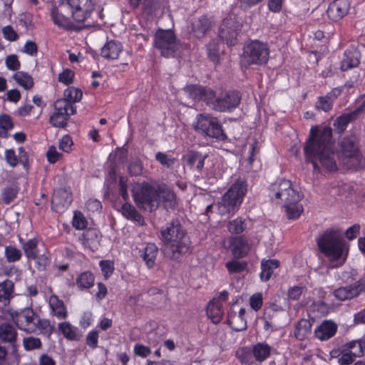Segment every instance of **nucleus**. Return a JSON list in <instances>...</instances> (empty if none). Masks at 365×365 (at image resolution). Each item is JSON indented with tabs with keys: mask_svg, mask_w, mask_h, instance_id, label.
Wrapping results in <instances>:
<instances>
[{
	"mask_svg": "<svg viewBox=\"0 0 365 365\" xmlns=\"http://www.w3.org/2000/svg\"><path fill=\"white\" fill-rule=\"evenodd\" d=\"M72 17L78 23H83L88 18L94 5L91 0H70Z\"/></svg>",
	"mask_w": 365,
	"mask_h": 365,
	"instance_id": "nucleus-14",
	"label": "nucleus"
},
{
	"mask_svg": "<svg viewBox=\"0 0 365 365\" xmlns=\"http://www.w3.org/2000/svg\"><path fill=\"white\" fill-rule=\"evenodd\" d=\"M0 344H7L11 354L18 351V332L16 328L10 323L5 322L0 324Z\"/></svg>",
	"mask_w": 365,
	"mask_h": 365,
	"instance_id": "nucleus-15",
	"label": "nucleus"
},
{
	"mask_svg": "<svg viewBox=\"0 0 365 365\" xmlns=\"http://www.w3.org/2000/svg\"><path fill=\"white\" fill-rule=\"evenodd\" d=\"M310 163L314 173H322L323 171L335 172L339 171V163L336 161H307Z\"/></svg>",
	"mask_w": 365,
	"mask_h": 365,
	"instance_id": "nucleus-35",
	"label": "nucleus"
},
{
	"mask_svg": "<svg viewBox=\"0 0 365 365\" xmlns=\"http://www.w3.org/2000/svg\"><path fill=\"white\" fill-rule=\"evenodd\" d=\"M318 247L322 252L327 255L331 261H336L342 258L344 262L346 257L343 255L346 250V244L339 230H326L317 240Z\"/></svg>",
	"mask_w": 365,
	"mask_h": 365,
	"instance_id": "nucleus-4",
	"label": "nucleus"
},
{
	"mask_svg": "<svg viewBox=\"0 0 365 365\" xmlns=\"http://www.w3.org/2000/svg\"><path fill=\"white\" fill-rule=\"evenodd\" d=\"M154 45L167 58L175 56L180 48L173 31L170 29H159L155 35Z\"/></svg>",
	"mask_w": 365,
	"mask_h": 365,
	"instance_id": "nucleus-9",
	"label": "nucleus"
},
{
	"mask_svg": "<svg viewBox=\"0 0 365 365\" xmlns=\"http://www.w3.org/2000/svg\"><path fill=\"white\" fill-rule=\"evenodd\" d=\"M23 346L25 350L31 351L40 349L42 346V342L39 338L28 336L24 338Z\"/></svg>",
	"mask_w": 365,
	"mask_h": 365,
	"instance_id": "nucleus-51",
	"label": "nucleus"
},
{
	"mask_svg": "<svg viewBox=\"0 0 365 365\" xmlns=\"http://www.w3.org/2000/svg\"><path fill=\"white\" fill-rule=\"evenodd\" d=\"M339 147L341 155L347 158H357L359 149L357 138L354 135L344 137L339 142Z\"/></svg>",
	"mask_w": 365,
	"mask_h": 365,
	"instance_id": "nucleus-19",
	"label": "nucleus"
},
{
	"mask_svg": "<svg viewBox=\"0 0 365 365\" xmlns=\"http://www.w3.org/2000/svg\"><path fill=\"white\" fill-rule=\"evenodd\" d=\"M23 51L29 56H36L38 52L37 44L33 41H27L24 44Z\"/></svg>",
	"mask_w": 365,
	"mask_h": 365,
	"instance_id": "nucleus-62",
	"label": "nucleus"
},
{
	"mask_svg": "<svg viewBox=\"0 0 365 365\" xmlns=\"http://www.w3.org/2000/svg\"><path fill=\"white\" fill-rule=\"evenodd\" d=\"M312 324L305 319H302L295 326L294 332V336L299 340H303L311 334Z\"/></svg>",
	"mask_w": 365,
	"mask_h": 365,
	"instance_id": "nucleus-37",
	"label": "nucleus"
},
{
	"mask_svg": "<svg viewBox=\"0 0 365 365\" xmlns=\"http://www.w3.org/2000/svg\"><path fill=\"white\" fill-rule=\"evenodd\" d=\"M49 306L53 315L59 319L66 318L67 312L62 300H60L56 295H52L49 298Z\"/></svg>",
	"mask_w": 365,
	"mask_h": 365,
	"instance_id": "nucleus-32",
	"label": "nucleus"
},
{
	"mask_svg": "<svg viewBox=\"0 0 365 365\" xmlns=\"http://www.w3.org/2000/svg\"><path fill=\"white\" fill-rule=\"evenodd\" d=\"M2 33L4 38L9 41H16L19 38V35L11 26H6L2 29Z\"/></svg>",
	"mask_w": 365,
	"mask_h": 365,
	"instance_id": "nucleus-56",
	"label": "nucleus"
},
{
	"mask_svg": "<svg viewBox=\"0 0 365 365\" xmlns=\"http://www.w3.org/2000/svg\"><path fill=\"white\" fill-rule=\"evenodd\" d=\"M36 331L39 330L42 334L50 336L53 331V327L51 325L50 322L47 319H42L39 317V322L36 323Z\"/></svg>",
	"mask_w": 365,
	"mask_h": 365,
	"instance_id": "nucleus-55",
	"label": "nucleus"
},
{
	"mask_svg": "<svg viewBox=\"0 0 365 365\" xmlns=\"http://www.w3.org/2000/svg\"><path fill=\"white\" fill-rule=\"evenodd\" d=\"M339 172H355L365 169V161H338Z\"/></svg>",
	"mask_w": 365,
	"mask_h": 365,
	"instance_id": "nucleus-41",
	"label": "nucleus"
},
{
	"mask_svg": "<svg viewBox=\"0 0 365 365\" xmlns=\"http://www.w3.org/2000/svg\"><path fill=\"white\" fill-rule=\"evenodd\" d=\"M4 255L8 262H15L21 259V251L16 247L9 245L5 247Z\"/></svg>",
	"mask_w": 365,
	"mask_h": 365,
	"instance_id": "nucleus-48",
	"label": "nucleus"
},
{
	"mask_svg": "<svg viewBox=\"0 0 365 365\" xmlns=\"http://www.w3.org/2000/svg\"><path fill=\"white\" fill-rule=\"evenodd\" d=\"M337 331V325L331 321H324L314 331L317 338L322 341L331 338Z\"/></svg>",
	"mask_w": 365,
	"mask_h": 365,
	"instance_id": "nucleus-25",
	"label": "nucleus"
},
{
	"mask_svg": "<svg viewBox=\"0 0 365 365\" xmlns=\"http://www.w3.org/2000/svg\"><path fill=\"white\" fill-rule=\"evenodd\" d=\"M128 150L124 147L117 148L114 153L109 155V160H124L127 158Z\"/></svg>",
	"mask_w": 365,
	"mask_h": 365,
	"instance_id": "nucleus-61",
	"label": "nucleus"
},
{
	"mask_svg": "<svg viewBox=\"0 0 365 365\" xmlns=\"http://www.w3.org/2000/svg\"><path fill=\"white\" fill-rule=\"evenodd\" d=\"M14 283L10 279L0 282V302L9 303L14 294Z\"/></svg>",
	"mask_w": 365,
	"mask_h": 365,
	"instance_id": "nucleus-33",
	"label": "nucleus"
},
{
	"mask_svg": "<svg viewBox=\"0 0 365 365\" xmlns=\"http://www.w3.org/2000/svg\"><path fill=\"white\" fill-rule=\"evenodd\" d=\"M95 277L90 272L81 273L76 279V284L78 288L88 289L93 286Z\"/></svg>",
	"mask_w": 365,
	"mask_h": 365,
	"instance_id": "nucleus-44",
	"label": "nucleus"
},
{
	"mask_svg": "<svg viewBox=\"0 0 365 365\" xmlns=\"http://www.w3.org/2000/svg\"><path fill=\"white\" fill-rule=\"evenodd\" d=\"M250 304L251 307L255 310L258 311L261 309L262 306V296L260 293H256L253 294L250 299Z\"/></svg>",
	"mask_w": 365,
	"mask_h": 365,
	"instance_id": "nucleus-60",
	"label": "nucleus"
},
{
	"mask_svg": "<svg viewBox=\"0 0 365 365\" xmlns=\"http://www.w3.org/2000/svg\"><path fill=\"white\" fill-rule=\"evenodd\" d=\"M349 8V0H334L327 10V16L331 21H337L348 14Z\"/></svg>",
	"mask_w": 365,
	"mask_h": 365,
	"instance_id": "nucleus-20",
	"label": "nucleus"
},
{
	"mask_svg": "<svg viewBox=\"0 0 365 365\" xmlns=\"http://www.w3.org/2000/svg\"><path fill=\"white\" fill-rule=\"evenodd\" d=\"M287 216L289 220L298 218L303 212V207L299 202H294L290 205H284Z\"/></svg>",
	"mask_w": 365,
	"mask_h": 365,
	"instance_id": "nucleus-45",
	"label": "nucleus"
},
{
	"mask_svg": "<svg viewBox=\"0 0 365 365\" xmlns=\"http://www.w3.org/2000/svg\"><path fill=\"white\" fill-rule=\"evenodd\" d=\"M247 262L243 261L232 260L226 263V267L230 273H237L244 271L247 268Z\"/></svg>",
	"mask_w": 365,
	"mask_h": 365,
	"instance_id": "nucleus-53",
	"label": "nucleus"
},
{
	"mask_svg": "<svg viewBox=\"0 0 365 365\" xmlns=\"http://www.w3.org/2000/svg\"><path fill=\"white\" fill-rule=\"evenodd\" d=\"M365 290V276L349 286L339 287L334 291V297L340 300L351 299Z\"/></svg>",
	"mask_w": 365,
	"mask_h": 365,
	"instance_id": "nucleus-16",
	"label": "nucleus"
},
{
	"mask_svg": "<svg viewBox=\"0 0 365 365\" xmlns=\"http://www.w3.org/2000/svg\"><path fill=\"white\" fill-rule=\"evenodd\" d=\"M128 170L130 174L138 175L141 174L143 167L140 163V161H129Z\"/></svg>",
	"mask_w": 365,
	"mask_h": 365,
	"instance_id": "nucleus-63",
	"label": "nucleus"
},
{
	"mask_svg": "<svg viewBox=\"0 0 365 365\" xmlns=\"http://www.w3.org/2000/svg\"><path fill=\"white\" fill-rule=\"evenodd\" d=\"M158 252V247L154 244L148 243L146 245L142 256L148 268L153 267Z\"/></svg>",
	"mask_w": 365,
	"mask_h": 365,
	"instance_id": "nucleus-38",
	"label": "nucleus"
},
{
	"mask_svg": "<svg viewBox=\"0 0 365 365\" xmlns=\"http://www.w3.org/2000/svg\"><path fill=\"white\" fill-rule=\"evenodd\" d=\"M68 194L65 189L55 190L51 198V208L58 213H63L67 208Z\"/></svg>",
	"mask_w": 365,
	"mask_h": 365,
	"instance_id": "nucleus-24",
	"label": "nucleus"
},
{
	"mask_svg": "<svg viewBox=\"0 0 365 365\" xmlns=\"http://www.w3.org/2000/svg\"><path fill=\"white\" fill-rule=\"evenodd\" d=\"M212 27V21L206 16H201L192 24V31L197 38L203 37Z\"/></svg>",
	"mask_w": 365,
	"mask_h": 365,
	"instance_id": "nucleus-26",
	"label": "nucleus"
},
{
	"mask_svg": "<svg viewBox=\"0 0 365 365\" xmlns=\"http://www.w3.org/2000/svg\"><path fill=\"white\" fill-rule=\"evenodd\" d=\"M227 321L229 325L235 331H241L247 328V321L245 317H239L236 313L230 312Z\"/></svg>",
	"mask_w": 365,
	"mask_h": 365,
	"instance_id": "nucleus-39",
	"label": "nucleus"
},
{
	"mask_svg": "<svg viewBox=\"0 0 365 365\" xmlns=\"http://www.w3.org/2000/svg\"><path fill=\"white\" fill-rule=\"evenodd\" d=\"M161 235L165 243V253L171 259H178L188 252L190 242L178 220L171 221Z\"/></svg>",
	"mask_w": 365,
	"mask_h": 365,
	"instance_id": "nucleus-3",
	"label": "nucleus"
},
{
	"mask_svg": "<svg viewBox=\"0 0 365 365\" xmlns=\"http://www.w3.org/2000/svg\"><path fill=\"white\" fill-rule=\"evenodd\" d=\"M122 51V45L119 41L110 40L101 48V55L104 58L117 59Z\"/></svg>",
	"mask_w": 365,
	"mask_h": 365,
	"instance_id": "nucleus-27",
	"label": "nucleus"
},
{
	"mask_svg": "<svg viewBox=\"0 0 365 365\" xmlns=\"http://www.w3.org/2000/svg\"><path fill=\"white\" fill-rule=\"evenodd\" d=\"M332 128L329 126H312L303 150L307 160H333L334 143Z\"/></svg>",
	"mask_w": 365,
	"mask_h": 365,
	"instance_id": "nucleus-2",
	"label": "nucleus"
},
{
	"mask_svg": "<svg viewBox=\"0 0 365 365\" xmlns=\"http://www.w3.org/2000/svg\"><path fill=\"white\" fill-rule=\"evenodd\" d=\"M11 318L20 330L29 334L36 331V323L39 322V316L32 308H25L16 312L12 314Z\"/></svg>",
	"mask_w": 365,
	"mask_h": 365,
	"instance_id": "nucleus-11",
	"label": "nucleus"
},
{
	"mask_svg": "<svg viewBox=\"0 0 365 365\" xmlns=\"http://www.w3.org/2000/svg\"><path fill=\"white\" fill-rule=\"evenodd\" d=\"M131 192L136 205L150 212L155 211L160 203L167 210H174L177 205L175 194L165 184L135 183Z\"/></svg>",
	"mask_w": 365,
	"mask_h": 365,
	"instance_id": "nucleus-1",
	"label": "nucleus"
},
{
	"mask_svg": "<svg viewBox=\"0 0 365 365\" xmlns=\"http://www.w3.org/2000/svg\"><path fill=\"white\" fill-rule=\"evenodd\" d=\"M51 16L55 25L66 31H68V19L64 16L58 8L52 9Z\"/></svg>",
	"mask_w": 365,
	"mask_h": 365,
	"instance_id": "nucleus-42",
	"label": "nucleus"
},
{
	"mask_svg": "<svg viewBox=\"0 0 365 365\" xmlns=\"http://www.w3.org/2000/svg\"><path fill=\"white\" fill-rule=\"evenodd\" d=\"M269 55V49L267 45L255 40L244 46L240 62L245 67L251 65L262 66L267 63Z\"/></svg>",
	"mask_w": 365,
	"mask_h": 365,
	"instance_id": "nucleus-7",
	"label": "nucleus"
},
{
	"mask_svg": "<svg viewBox=\"0 0 365 365\" xmlns=\"http://www.w3.org/2000/svg\"><path fill=\"white\" fill-rule=\"evenodd\" d=\"M240 24L232 14L223 19L218 31V37L228 46L237 43Z\"/></svg>",
	"mask_w": 365,
	"mask_h": 365,
	"instance_id": "nucleus-12",
	"label": "nucleus"
},
{
	"mask_svg": "<svg viewBox=\"0 0 365 365\" xmlns=\"http://www.w3.org/2000/svg\"><path fill=\"white\" fill-rule=\"evenodd\" d=\"M241 101V96L237 91H227L216 95L211 100L210 108L217 112L230 111L237 108Z\"/></svg>",
	"mask_w": 365,
	"mask_h": 365,
	"instance_id": "nucleus-10",
	"label": "nucleus"
},
{
	"mask_svg": "<svg viewBox=\"0 0 365 365\" xmlns=\"http://www.w3.org/2000/svg\"><path fill=\"white\" fill-rule=\"evenodd\" d=\"M6 64L8 69L11 71H17L19 69L21 63L16 55H10L6 59Z\"/></svg>",
	"mask_w": 365,
	"mask_h": 365,
	"instance_id": "nucleus-59",
	"label": "nucleus"
},
{
	"mask_svg": "<svg viewBox=\"0 0 365 365\" xmlns=\"http://www.w3.org/2000/svg\"><path fill=\"white\" fill-rule=\"evenodd\" d=\"M247 191V182L241 178L237 179L223 195L221 202L218 203L219 212L221 215H225L237 210L243 201Z\"/></svg>",
	"mask_w": 365,
	"mask_h": 365,
	"instance_id": "nucleus-5",
	"label": "nucleus"
},
{
	"mask_svg": "<svg viewBox=\"0 0 365 365\" xmlns=\"http://www.w3.org/2000/svg\"><path fill=\"white\" fill-rule=\"evenodd\" d=\"M222 304L215 302V299L210 302L207 307V315L214 324H218L222 319L224 312Z\"/></svg>",
	"mask_w": 365,
	"mask_h": 365,
	"instance_id": "nucleus-30",
	"label": "nucleus"
},
{
	"mask_svg": "<svg viewBox=\"0 0 365 365\" xmlns=\"http://www.w3.org/2000/svg\"><path fill=\"white\" fill-rule=\"evenodd\" d=\"M246 228L245 220L241 218H237L230 221L227 225V229L232 234L237 235L242 233Z\"/></svg>",
	"mask_w": 365,
	"mask_h": 365,
	"instance_id": "nucleus-50",
	"label": "nucleus"
},
{
	"mask_svg": "<svg viewBox=\"0 0 365 365\" xmlns=\"http://www.w3.org/2000/svg\"><path fill=\"white\" fill-rule=\"evenodd\" d=\"M255 360L258 362L265 361L270 355L272 347L266 343L259 342L252 346Z\"/></svg>",
	"mask_w": 365,
	"mask_h": 365,
	"instance_id": "nucleus-31",
	"label": "nucleus"
},
{
	"mask_svg": "<svg viewBox=\"0 0 365 365\" xmlns=\"http://www.w3.org/2000/svg\"><path fill=\"white\" fill-rule=\"evenodd\" d=\"M19 188L16 185L6 187L1 192L2 200L6 205L10 204L17 197Z\"/></svg>",
	"mask_w": 365,
	"mask_h": 365,
	"instance_id": "nucleus-46",
	"label": "nucleus"
},
{
	"mask_svg": "<svg viewBox=\"0 0 365 365\" xmlns=\"http://www.w3.org/2000/svg\"><path fill=\"white\" fill-rule=\"evenodd\" d=\"M14 125L11 118L7 114L0 115V137L6 138L8 130H11Z\"/></svg>",
	"mask_w": 365,
	"mask_h": 365,
	"instance_id": "nucleus-47",
	"label": "nucleus"
},
{
	"mask_svg": "<svg viewBox=\"0 0 365 365\" xmlns=\"http://www.w3.org/2000/svg\"><path fill=\"white\" fill-rule=\"evenodd\" d=\"M68 88L64 91V97L58 99L54 102V113L50 117L49 121L54 127L65 128L67 125V120L68 119V95L66 96V92Z\"/></svg>",
	"mask_w": 365,
	"mask_h": 365,
	"instance_id": "nucleus-13",
	"label": "nucleus"
},
{
	"mask_svg": "<svg viewBox=\"0 0 365 365\" xmlns=\"http://www.w3.org/2000/svg\"><path fill=\"white\" fill-rule=\"evenodd\" d=\"M279 266V262L277 259L262 260L261 263V279L264 282L268 281L273 273V269Z\"/></svg>",
	"mask_w": 365,
	"mask_h": 365,
	"instance_id": "nucleus-36",
	"label": "nucleus"
},
{
	"mask_svg": "<svg viewBox=\"0 0 365 365\" xmlns=\"http://www.w3.org/2000/svg\"><path fill=\"white\" fill-rule=\"evenodd\" d=\"M208 157L204 148H197L188 151L186 160H205Z\"/></svg>",
	"mask_w": 365,
	"mask_h": 365,
	"instance_id": "nucleus-52",
	"label": "nucleus"
},
{
	"mask_svg": "<svg viewBox=\"0 0 365 365\" xmlns=\"http://www.w3.org/2000/svg\"><path fill=\"white\" fill-rule=\"evenodd\" d=\"M13 78L18 84L26 90H29L34 86L33 78L25 72L17 71L14 74Z\"/></svg>",
	"mask_w": 365,
	"mask_h": 365,
	"instance_id": "nucleus-43",
	"label": "nucleus"
},
{
	"mask_svg": "<svg viewBox=\"0 0 365 365\" xmlns=\"http://www.w3.org/2000/svg\"><path fill=\"white\" fill-rule=\"evenodd\" d=\"M237 358L241 361L242 364L246 365H251L255 362V358L252 354V347H241L237 349L235 354Z\"/></svg>",
	"mask_w": 365,
	"mask_h": 365,
	"instance_id": "nucleus-40",
	"label": "nucleus"
},
{
	"mask_svg": "<svg viewBox=\"0 0 365 365\" xmlns=\"http://www.w3.org/2000/svg\"><path fill=\"white\" fill-rule=\"evenodd\" d=\"M193 129L205 137L224 140L227 136L218 119L209 113H199L192 123Z\"/></svg>",
	"mask_w": 365,
	"mask_h": 365,
	"instance_id": "nucleus-6",
	"label": "nucleus"
},
{
	"mask_svg": "<svg viewBox=\"0 0 365 365\" xmlns=\"http://www.w3.org/2000/svg\"><path fill=\"white\" fill-rule=\"evenodd\" d=\"M341 94V89L335 88L324 96H319L315 103V108L319 110L328 112L332 108L334 101Z\"/></svg>",
	"mask_w": 365,
	"mask_h": 365,
	"instance_id": "nucleus-23",
	"label": "nucleus"
},
{
	"mask_svg": "<svg viewBox=\"0 0 365 365\" xmlns=\"http://www.w3.org/2000/svg\"><path fill=\"white\" fill-rule=\"evenodd\" d=\"M207 53L209 58L214 62L218 61L220 48L219 43L216 40L211 41L207 45Z\"/></svg>",
	"mask_w": 365,
	"mask_h": 365,
	"instance_id": "nucleus-54",
	"label": "nucleus"
},
{
	"mask_svg": "<svg viewBox=\"0 0 365 365\" xmlns=\"http://www.w3.org/2000/svg\"><path fill=\"white\" fill-rule=\"evenodd\" d=\"M134 353L141 357H146L151 353V350L148 346L136 344L134 346Z\"/></svg>",
	"mask_w": 365,
	"mask_h": 365,
	"instance_id": "nucleus-64",
	"label": "nucleus"
},
{
	"mask_svg": "<svg viewBox=\"0 0 365 365\" xmlns=\"http://www.w3.org/2000/svg\"><path fill=\"white\" fill-rule=\"evenodd\" d=\"M343 347L347 349L356 348V350H351V352L344 351L341 356L339 358L338 361L341 365H349L354 361L355 357H361L364 355L362 344L360 341H352L345 344Z\"/></svg>",
	"mask_w": 365,
	"mask_h": 365,
	"instance_id": "nucleus-21",
	"label": "nucleus"
},
{
	"mask_svg": "<svg viewBox=\"0 0 365 365\" xmlns=\"http://www.w3.org/2000/svg\"><path fill=\"white\" fill-rule=\"evenodd\" d=\"M184 91L193 101H204L208 106H210L211 100L215 97V91L206 86L190 85L184 88Z\"/></svg>",
	"mask_w": 365,
	"mask_h": 365,
	"instance_id": "nucleus-17",
	"label": "nucleus"
},
{
	"mask_svg": "<svg viewBox=\"0 0 365 365\" xmlns=\"http://www.w3.org/2000/svg\"><path fill=\"white\" fill-rule=\"evenodd\" d=\"M359 57L360 53L356 49L345 51L341 63V69L342 71H347L358 66L359 64Z\"/></svg>",
	"mask_w": 365,
	"mask_h": 365,
	"instance_id": "nucleus-28",
	"label": "nucleus"
},
{
	"mask_svg": "<svg viewBox=\"0 0 365 365\" xmlns=\"http://www.w3.org/2000/svg\"><path fill=\"white\" fill-rule=\"evenodd\" d=\"M363 111L364 106H360L349 113H344L336 117L333 123L335 133L341 135L346 131L348 125L355 121Z\"/></svg>",
	"mask_w": 365,
	"mask_h": 365,
	"instance_id": "nucleus-18",
	"label": "nucleus"
},
{
	"mask_svg": "<svg viewBox=\"0 0 365 365\" xmlns=\"http://www.w3.org/2000/svg\"><path fill=\"white\" fill-rule=\"evenodd\" d=\"M230 244L235 258H242L246 256L250 250L247 240L242 235L232 237Z\"/></svg>",
	"mask_w": 365,
	"mask_h": 365,
	"instance_id": "nucleus-22",
	"label": "nucleus"
},
{
	"mask_svg": "<svg viewBox=\"0 0 365 365\" xmlns=\"http://www.w3.org/2000/svg\"><path fill=\"white\" fill-rule=\"evenodd\" d=\"M35 260V267L38 271H45L49 262V259L45 255H37V257L33 259Z\"/></svg>",
	"mask_w": 365,
	"mask_h": 365,
	"instance_id": "nucleus-58",
	"label": "nucleus"
},
{
	"mask_svg": "<svg viewBox=\"0 0 365 365\" xmlns=\"http://www.w3.org/2000/svg\"><path fill=\"white\" fill-rule=\"evenodd\" d=\"M120 212L128 220H133L140 225H143L144 224V219L143 216L131 204L124 203L121 207Z\"/></svg>",
	"mask_w": 365,
	"mask_h": 365,
	"instance_id": "nucleus-34",
	"label": "nucleus"
},
{
	"mask_svg": "<svg viewBox=\"0 0 365 365\" xmlns=\"http://www.w3.org/2000/svg\"><path fill=\"white\" fill-rule=\"evenodd\" d=\"M100 267L103 275L106 279L108 278L113 272V263L109 260H102L100 262Z\"/></svg>",
	"mask_w": 365,
	"mask_h": 365,
	"instance_id": "nucleus-57",
	"label": "nucleus"
},
{
	"mask_svg": "<svg viewBox=\"0 0 365 365\" xmlns=\"http://www.w3.org/2000/svg\"><path fill=\"white\" fill-rule=\"evenodd\" d=\"M19 242L28 259L37 257V255L39 254V250L38 248V240L36 237L29 239L27 241H24L20 237Z\"/></svg>",
	"mask_w": 365,
	"mask_h": 365,
	"instance_id": "nucleus-29",
	"label": "nucleus"
},
{
	"mask_svg": "<svg viewBox=\"0 0 365 365\" xmlns=\"http://www.w3.org/2000/svg\"><path fill=\"white\" fill-rule=\"evenodd\" d=\"M72 225L76 230H83L87 227L88 221L81 212L76 210L73 212Z\"/></svg>",
	"mask_w": 365,
	"mask_h": 365,
	"instance_id": "nucleus-49",
	"label": "nucleus"
},
{
	"mask_svg": "<svg viewBox=\"0 0 365 365\" xmlns=\"http://www.w3.org/2000/svg\"><path fill=\"white\" fill-rule=\"evenodd\" d=\"M268 190L272 200H281L284 205L299 202L302 198V195L293 188L291 181L285 179L274 182Z\"/></svg>",
	"mask_w": 365,
	"mask_h": 365,
	"instance_id": "nucleus-8",
	"label": "nucleus"
}]
</instances>
